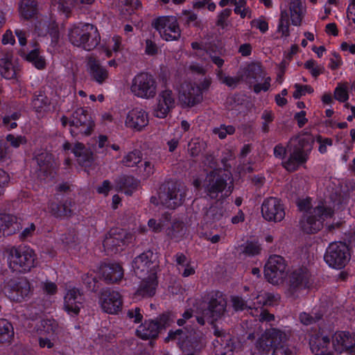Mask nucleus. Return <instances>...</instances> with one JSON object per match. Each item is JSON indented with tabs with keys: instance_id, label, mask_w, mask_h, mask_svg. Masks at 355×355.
<instances>
[{
	"instance_id": "17",
	"label": "nucleus",
	"mask_w": 355,
	"mask_h": 355,
	"mask_svg": "<svg viewBox=\"0 0 355 355\" xmlns=\"http://www.w3.org/2000/svg\"><path fill=\"white\" fill-rule=\"evenodd\" d=\"M185 197L184 190L178 184H168L161 189L159 193L160 203L169 209H174L182 205Z\"/></svg>"
},
{
	"instance_id": "19",
	"label": "nucleus",
	"mask_w": 355,
	"mask_h": 355,
	"mask_svg": "<svg viewBox=\"0 0 355 355\" xmlns=\"http://www.w3.org/2000/svg\"><path fill=\"white\" fill-rule=\"evenodd\" d=\"M149 123L148 113L141 107L130 110L125 115L124 125L127 128L137 132L144 130Z\"/></svg>"
},
{
	"instance_id": "59",
	"label": "nucleus",
	"mask_w": 355,
	"mask_h": 355,
	"mask_svg": "<svg viewBox=\"0 0 355 355\" xmlns=\"http://www.w3.org/2000/svg\"><path fill=\"white\" fill-rule=\"evenodd\" d=\"M158 52V47L155 42L148 39L146 40L145 53L148 55H155Z\"/></svg>"
},
{
	"instance_id": "38",
	"label": "nucleus",
	"mask_w": 355,
	"mask_h": 355,
	"mask_svg": "<svg viewBox=\"0 0 355 355\" xmlns=\"http://www.w3.org/2000/svg\"><path fill=\"white\" fill-rule=\"evenodd\" d=\"M141 3L139 0H121L119 4L120 15L125 20H129L130 16L134 10L139 8Z\"/></svg>"
},
{
	"instance_id": "29",
	"label": "nucleus",
	"mask_w": 355,
	"mask_h": 355,
	"mask_svg": "<svg viewBox=\"0 0 355 355\" xmlns=\"http://www.w3.org/2000/svg\"><path fill=\"white\" fill-rule=\"evenodd\" d=\"M329 343V338L322 334L312 336L309 342L311 349L315 355H334L328 349Z\"/></svg>"
},
{
	"instance_id": "20",
	"label": "nucleus",
	"mask_w": 355,
	"mask_h": 355,
	"mask_svg": "<svg viewBox=\"0 0 355 355\" xmlns=\"http://www.w3.org/2000/svg\"><path fill=\"white\" fill-rule=\"evenodd\" d=\"M84 298L80 290L71 287L64 295L63 309L71 316H77L83 308Z\"/></svg>"
},
{
	"instance_id": "12",
	"label": "nucleus",
	"mask_w": 355,
	"mask_h": 355,
	"mask_svg": "<svg viewBox=\"0 0 355 355\" xmlns=\"http://www.w3.org/2000/svg\"><path fill=\"white\" fill-rule=\"evenodd\" d=\"M264 275L272 284H282L287 277L286 263L284 258L279 255L270 256L265 264Z\"/></svg>"
},
{
	"instance_id": "33",
	"label": "nucleus",
	"mask_w": 355,
	"mask_h": 355,
	"mask_svg": "<svg viewBox=\"0 0 355 355\" xmlns=\"http://www.w3.org/2000/svg\"><path fill=\"white\" fill-rule=\"evenodd\" d=\"M59 327L57 322L54 320H42L37 324L36 331L38 335H44L48 336L58 337Z\"/></svg>"
},
{
	"instance_id": "60",
	"label": "nucleus",
	"mask_w": 355,
	"mask_h": 355,
	"mask_svg": "<svg viewBox=\"0 0 355 355\" xmlns=\"http://www.w3.org/2000/svg\"><path fill=\"white\" fill-rule=\"evenodd\" d=\"M35 232V225L33 223H30L25 227L19 234V238L21 240H26L32 237Z\"/></svg>"
},
{
	"instance_id": "28",
	"label": "nucleus",
	"mask_w": 355,
	"mask_h": 355,
	"mask_svg": "<svg viewBox=\"0 0 355 355\" xmlns=\"http://www.w3.org/2000/svg\"><path fill=\"white\" fill-rule=\"evenodd\" d=\"M101 274L106 282L115 283L122 279L123 270L119 263L105 264L101 267Z\"/></svg>"
},
{
	"instance_id": "39",
	"label": "nucleus",
	"mask_w": 355,
	"mask_h": 355,
	"mask_svg": "<svg viewBox=\"0 0 355 355\" xmlns=\"http://www.w3.org/2000/svg\"><path fill=\"white\" fill-rule=\"evenodd\" d=\"M20 55L29 62H31L37 69H44L46 65L44 58L41 56L37 49H34L28 53L20 52Z\"/></svg>"
},
{
	"instance_id": "54",
	"label": "nucleus",
	"mask_w": 355,
	"mask_h": 355,
	"mask_svg": "<svg viewBox=\"0 0 355 355\" xmlns=\"http://www.w3.org/2000/svg\"><path fill=\"white\" fill-rule=\"evenodd\" d=\"M224 215V211L216 207H211L207 212V218L214 221L220 220Z\"/></svg>"
},
{
	"instance_id": "3",
	"label": "nucleus",
	"mask_w": 355,
	"mask_h": 355,
	"mask_svg": "<svg viewBox=\"0 0 355 355\" xmlns=\"http://www.w3.org/2000/svg\"><path fill=\"white\" fill-rule=\"evenodd\" d=\"M312 137L309 135L292 139L288 149L289 156L283 162L284 167L288 171H295L306 163L312 149Z\"/></svg>"
},
{
	"instance_id": "57",
	"label": "nucleus",
	"mask_w": 355,
	"mask_h": 355,
	"mask_svg": "<svg viewBox=\"0 0 355 355\" xmlns=\"http://www.w3.org/2000/svg\"><path fill=\"white\" fill-rule=\"evenodd\" d=\"M184 334L182 331V330L178 329L175 331H171L168 334V336L166 338V340H178V344L181 346V347H183L185 345V341L182 340V339L184 338Z\"/></svg>"
},
{
	"instance_id": "41",
	"label": "nucleus",
	"mask_w": 355,
	"mask_h": 355,
	"mask_svg": "<svg viewBox=\"0 0 355 355\" xmlns=\"http://www.w3.org/2000/svg\"><path fill=\"white\" fill-rule=\"evenodd\" d=\"M14 336L13 327L8 320H0V343L10 342Z\"/></svg>"
},
{
	"instance_id": "24",
	"label": "nucleus",
	"mask_w": 355,
	"mask_h": 355,
	"mask_svg": "<svg viewBox=\"0 0 355 355\" xmlns=\"http://www.w3.org/2000/svg\"><path fill=\"white\" fill-rule=\"evenodd\" d=\"M214 334L217 336L213 342L214 355H233L234 345L230 336L216 327Z\"/></svg>"
},
{
	"instance_id": "9",
	"label": "nucleus",
	"mask_w": 355,
	"mask_h": 355,
	"mask_svg": "<svg viewBox=\"0 0 355 355\" xmlns=\"http://www.w3.org/2000/svg\"><path fill=\"white\" fill-rule=\"evenodd\" d=\"M290 334L284 331L270 329L259 336L254 345V353L263 354L270 352L271 347L279 346L288 338Z\"/></svg>"
},
{
	"instance_id": "48",
	"label": "nucleus",
	"mask_w": 355,
	"mask_h": 355,
	"mask_svg": "<svg viewBox=\"0 0 355 355\" xmlns=\"http://www.w3.org/2000/svg\"><path fill=\"white\" fill-rule=\"evenodd\" d=\"M216 76L221 83L225 84L230 87H236L239 82V78L225 76L220 69L217 71Z\"/></svg>"
},
{
	"instance_id": "44",
	"label": "nucleus",
	"mask_w": 355,
	"mask_h": 355,
	"mask_svg": "<svg viewBox=\"0 0 355 355\" xmlns=\"http://www.w3.org/2000/svg\"><path fill=\"white\" fill-rule=\"evenodd\" d=\"M141 161V155L139 151L133 150L124 155L121 163L126 167L135 166Z\"/></svg>"
},
{
	"instance_id": "62",
	"label": "nucleus",
	"mask_w": 355,
	"mask_h": 355,
	"mask_svg": "<svg viewBox=\"0 0 355 355\" xmlns=\"http://www.w3.org/2000/svg\"><path fill=\"white\" fill-rule=\"evenodd\" d=\"M318 142L320 144L318 150L322 154L325 153L327 151V146H331L333 144L332 140L329 138L319 137Z\"/></svg>"
},
{
	"instance_id": "49",
	"label": "nucleus",
	"mask_w": 355,
	"mask_h": 355,
	"mask_svg": "<svg viewBox=\"0 0 355 355\" xmlns=\"http://www.w3.org/2000/svg\"><path fill=\"white\" fill-rule=\"evenodd\" d=\"M304 67L308 69L314 77L318 76L324 71V67L317 64L313 60H309L304 63Z\"/></svg>"
},
{
	"instance_id": "52",
	"label": "nucleus",
	"mask_w": 355,
	"mask_h": 355,
	"mask_svg": "<svg viewBox=\"0 0 355 355\" xmlns=\"http://www.w3.org/2000/svg\"><path fill=\"white\" fill-rule=\"evenodd\" d=\"M184 232V225L181 223H175L172 225L171 227L168 228L166 234L171 238H178L180 234Z\"/></svg>"
},
{
	"instance_id": "14",
	"label": "nucleus",
	"mask_w": 355,
	"mask_h": 355,
	"mask_svg": "<svg viewBox=\"0 0 355 355\" xmlns=\"http://www.w3.org/2000/svg\"><path fill=\"white\" fill-rule=\"evenodd\" d=\"M133 239V234L122 229L114 228L104 239L103 246L109 252H118L123 250L125 246L131 243Z\"/></svg>"
},
{
	"instance_id": "15",
	"label": "nucleus",
	"mask_w": 355,
	"mask_h": 355,
	"mask_svg": "<svg viewBox=\"0 0 355 355\" xmlns=\"http://www.w3.org/2000/svg\"><path fill=\"white\" fill-rule=\"evenodd\" d=\"M227 302L220 293H215L209 302L208 309L203 311L202 316H197V320L200 324H204L205 320L212 323L217 320L225 311Z\"/></svg>"
},
{
	"instance_id": "61",
	"label": "nucleus",
	"mask_w": 355,
	"mask_h": 355,
	"mask_svg": "<svg viewBox=\"0 0 355 355\" xmlns=\"http://www.w3.org/2000/svg\"><path fill=\"white\" fill-rule=\"evenodd\" d=\"M270 81L271 78L269 76H267L264 79V82L261 83H257L254 85L253 89L254 92L257 94L261 92V91L266 92L270 87Z\"/></svg>"
},
{
	"instance_id": "21",
	"label": "nucleus",
	"mask_w": 355,
	"mask_h": 355,
	"mask_svg": "<svg viewBox=\"0 0 355 355\" xmlns=\"http://www.w3.org/2000/svg\"><path fill=\"white\" fill-rule=\"evenodd\" d=\"M175 101L170 89L162 91L157 96L156 103L153 110L155 117L164 119L175 107Z\"/></svg>"
},
{
	"instance_id": "2",
	"label": "nucleus",
	"mask_w": 355,
	"mask_h": 355,
	"mask_svg": "<svg viewBox=\"0 0 355 355\" xmlns=\"http://www.w3.org/2000/svg\"><path fill=\"white\" fill-rule=\"evenodd\" d=\"M297 205L299 210L305 214L300 222L301 227L309 234L320 230L323 225V221L333 214V210L327 202H320L313 211L310 198L300 199Z\"/></svg>"
},
{
	"instance_id": "50",
	"label": "nucleus",
	"mask_w": 355,
	"mask_h": 355,
	"mask_svg": "<svg viewBox=\"0 0 355 355\" xmlns=\"http://www.w3.org/2000/svg\"><path fill=\"white\" fill-rule=\"evenodd\" d=\"M294 87L295 89L293 94V96L297 99L306 94H311L313 92V89L309 85H302L300 84H295Z\"/></svg>"
},
{
	"instance_id": "55",
	"label": "nucleus",
	"mask_w": 355,
	"mask_h": 355,
	"mask_svg": "<svg viewBox=\"0 0 355 355\" xmlns=\"http://www.w3.org/2000/svg\"><path fill=\"white\" fill-rule=\"evenodd\" d=\"M18 113H14L11 116H6L3 119V125L8 129H14L17 124L15 121L19 118Z\"/></svg>"
},
{
	"instance_id": "26",
	"label": "nucleus",
	"mask_w": 355,
	"mask_h": 355,
	"mask_svg": "<svg viewBox=\"0 0 355 355\" xmlns=\"http://www.w3.org/2000/svg\"><path fill=\"white\" fill-rule=\"evenodd\" d=\"M21 227L17 216L12 214H0V238L15 234Z\"/></svg>"
},
{
	"instance_id": "63",
	"label": "nucleus",
	"mask_w": 355,
	"mask_h": 355,
	"mask_svg": "<svg viewBox=\"0 0 355 355\" xmlns=\"http://www.w3.org/2000/svg\"><path fill=\"white\" fill-rule=\"evenodd\" d=\"M127 314L128 318L132 320L135 323L140 322L143 318V315L140 312V309L139 308L129 310Z\"/></svg>"
},
{
	"instance_id": "58",
	"label": "nucleus",
	"mask_w": 355,
	"mask_h": 355,
	"mask_svg": "<svg viewBox=\"0 0 355 355\" xmlns=\"http://www.w3.org/2000/svg\"><path fill=\"white\" fill-rule=\"evenodd\" d=\"M155 167L154 164L150 161H146L142 166V169H140V173L144 178H146L150 177L154 173Z\"/></svg>"
},
{
	"instance_id": "13",
	"label": "nucleus",
	"mask_w": 355,
	"mask_h": 355,
	"mask_svg": "<svg viewBox=\"0 0 355 355\" xmlns=\"http://www.w3.org/2000/svg\"><path fill=\"white\" fill-rule=\"evenodd\" d=\"M3 291L10 301L20 303L29 296L31 288L26 279H10L6 282Z\"/></svg>"
},
{
	"instance_id": "4",
	"label": "nucleus",
	"mask_w": 355,
	"mask_h": 355,
	"mask_svg": "<svg viewBox=\"0 0 355 355\" xmlns=\"http://www.w3.org/2000/svg\"><path fill=\"white\" fill-rule=\"evenodd\" d=\"M37 254L28 246H18L6 250L8 268L13 272L26 273L35 267Z\"/></svg>"
},
{
	"instance_id": "35",
	"label": "nucleus",
	"mask_w": 355,
	"mask_h": 355,
	"mask_svg": "<svg viewBox=\"0 0 355 355\" xmlns=\"http://www.w3.org/2000/svg\"><path fill=\"white\" fill-rule=\"evenodd\" d=\"M289 8L292 22H301L304 19L306 10L302 0H291Z\"/></svg>"
},
{
	"instance_id": "53",
	"label": "nucleus",
	"mask_w": 355,
	"mask_h": 355,
	"mask_svg": "<svg viewBox=\"0 0 355 355\" xmlns=\"http://www.w3.org/2000/svg\"><path fill=\"white\" fill-rule=\"evenodd\" d=\"M260 251V245L257 242L247 243L244 248V252L250 256L258 254Z\"/></svg>"
},
{
	"instance_id": "31",
	"label": "nucleus",
	"mask_w": 355,
	"mask_h": 355,
	"mask_svg": "<svg viewBox=\"0 0 355 355\" xmlns=\"http://www.w3.org/2000/svg\"><path fill=\"white\" fill-rule=\"evenodd\" d=\"M19 12L24 20L34 19L37 14V2L36 0H21L19 3Z\"/></svg>"
},
{
	"instance_id": "6",
	"label": "nucleus",
	"mask_w": 355,
	"mask_h": 355,
	"mask_svg": "<svg viewBox=\"0 0 355 355\" xmlns=\"http://www.w3.org/2000/svg\"><path fill=\"white\" fill-rule=\"evenodd\" d=\"M60 120L64 127L69 125L70 133L73 137L89 136L94 127L91 116L82 107L76 109L69 119L64 116Z\"/></svg>"
},
{
	"instance_id": "18",
	"label": "nucleus",
	"mask_w": 355,
	"mask_h": 355,
	"mask_svg": "<svg viewBox=\"0 0 355 355\" xmlns=\"http://www.w3.org/2000/svg\"><path fill=\"white\" fill-rule=\"evenodd\" d=\"M261 214L268 221L279 222L285 217L283 204L278 198L274 197L264 200L261 205Z\"/></svg>"
},
{
	"instance_id": "7",
	"label": "nucleus",
	"mask_w": 355,
	"mask_h": 355,
	"mask_svg": "<svg viewBox=\"0 0 355 355\" xmlns=\"http://www.w3.org/2000/svg\"><path fill=\"white\" fill-rule=\"evenodd\" d=\"M211 82L205 79L200 85L193 81L184 82L179 89L178 99L183 106L193 107L202 101V92L208 89Z\"/></svg>"
},
{
	"instance_id": "10",
	"label": "nucleus",
	"mask_w": 355,
	"mask_h": 355,
	"mask_svg": "<svg viewBox=\"0 0 355 355\" xmlns=\"http://www.w3.org/2000/svg\"><path fill=\"white\" fill-rule=\"evenodd\" d=\"M224 171L216 170L210 172L205 181L207 195L211 199H221L231 193L226 188V180Z\"/></svg>"
},
{
	"instance_id": "27",
	"label": "nucleus",
	"mask_w": 355,
	"mask_h": 355,
	"mask_svg": "<svg viewBox=\"0 0 355 355\" xmlns=\"http://www.w3.org/2000/svg\"><path fill=\"white\" fill-rule=\"evenodd\" d=\"M0 73L6 79H12L16 77V69L12 64L13 55L12 51H4L0 49Z\"/></svg>"
},
{
	"instance_id": "34",
	"label": "nucleus",
	"mask_w": 355,
	"mask_h": 355,
	"mask_svg": "<svg viewBox=\"0 0 355 355\" xmlns=\"http://www.w3.org/2000/svg\"><path fill=\"white\" fill-rule=\"evenodd\" d=\"M52 5L60 16V19L66 20L71 15L72 8L74 6V0H52Z\"/></svg>"
},
{
	"instance_id": "36",
	"label": "nucleus",
	"mask_w": 355,
	"mask_h": 355,
	"mask_svg": "<svg viewBox=\"0 0 355 355\" xmlns=\"http://www.w3.org/2000/svg\"><path fill=\"white\" fill-rule=\"evenodd\" d=\"M32 107L40 116H42L50 110V101L44 93L40 92L33 98Z\"/></svg>"
},
{
	"instance_id": "45",
	"label": "nucleus",
	"mask_w": 355,
	"mask_h": 355,
	"mask_svg": "<svg viewBox=\"0 0 355 355\" xmlns=\"http://www.w3.org/2000/svg\"><path fill=\"white\" fill-rule=\"evenodd\" d=\"M207 146L206 143L200 139H194L189 144V152L193 157L201 154Z\"/></svg>"
},
{
	"instance_id": "11",
	"label": "nucleus",
	"mask_w": 355,
	"mask_h": 355,
	"mask_svg": "<svg viewBox=\"0 0 355 355\" xmlns=\"http://www.w3.org/2000/svg\"><path fill=\"white\" fill-rule=\"evenodd\" d=\"M324 259L326 263L333 268H344L350 260L348 246L342 242L330 243L326 250Z\"/></svg>"
},
{
	"instance_id": "46",
	"label": "nucleus",
	"mask_w": 355,
	"mask_h": 355,
	"mask_svg": "<svg viewBox=\"0 0 355 355\" xmlns=\"http://www.w3.org/2000/svg\"><path fill=\"white\" fill-rule=\"evenodd\" d=\"M347 83H338L334 90V98L340 102H345L349 98Z\"/></svg>"
},
{
	"instance_id": "47",
	"label": "nucleus",
	"mask_w": 355,
	"mask_h": 355,
	"mask_svg": "<svg viewBox=\"0 0 355 355\" xmlns=\"http://www.w3.org/2000/svg\"><path fill=\"white\" fill-rule=\"evenodd\" d=\"M58 337L39 335V346L42 348H53L58 343Z\"/></svg>"
},
{
	"instance_id": "43",
	"label": "nucleus",
	"mask_w": 355,
	"mask_h": 355,
	"mask_svg": "<svg viewBox=\"0 0 355 355\" xmlns=\"http://www.w3.org/2000/svg\"><path fill=\"white\" fill-rule=\"evenodd\" d=\"M36 160L38 165L40 166V170L44 173L53 166V157L48 153H43L37 155Z\"/></svg>"
},
{
	"instance_id": "22",
	"label": "nucleus",
	"mask_w": 355,
	"mask_h": 355,
	"mask_svg": "<svg viewBox=\"0 0 355 355\" xmlns=\"http://www.w3.org/2000/svg\"><path fill=\"white\" fill-rule=\"evenodd\" d=\"M331 345L334 351L339 354L352 355L355 352V339L347 331H336L331 337Z\"/></svg>"
},
{
	"instance_id": "16",
	"label": "nucleus",
	"mask_w": 355,
	"mask_h": 355,
	"mask_svg": "<svg viewBox=\"0 0 355 355\" xmlns=\"http://www.w3.org/2000/svg\"><path fill=\"white\" fill-rule=\"evenodd\" d=\"M173 321L171 314H164L158 321L147 320L140 324L136 330L137 336L143 340L155 338L162 328L170 324Z\"/></svg>"
},
{
	"instance_id": "32",
	"label": "nucleus",
	"mask_w": 355,
	"mask_h": 355,
	"mask_svg": "<svg viewBox=\"0 0 355 355\" xmlns=\"http://www.w3.org/2000/svg\"><path fill=\"white\" fill-rule=\"evenodd\" d=\"M311 275L306 268L295 270L290 276V282L293 286L306 287L309 284Z\"/></svg>"
},
{
	"instance_id": "64",
	"label": "nucleus",
	"mask_w": 355,
	"mask_h": 355,
	"mask_svg": "<svg viewBox=\"0 0 355 355\" xmlns=\"http://www.w3.org/2000/svg\"><path fill=\"white\" fill-rule=\"evenodd\" d=\"M7 141L10 143V145L15 148L19 147L21 144L26 142L24 137L21 136L15 137L12 135H8L6 137Z\"/></svg>"
},
{
	"instance_id": "1",
	"label": "nucleus",
	"mask_w": 355,
	"mask_h": 355,
	"mask_svg": "<svg viewBox=\"0 0 355 355\" xmlns=\"http://www.w3.org/2000/svg\"><path fill=\"white\" fill-rule=\"evenodd\" d=\"M157 256L152 251H146L133 261L134 272L139 278L142 279L139 289L136 295L142 297H150L155 293L157 286L155 262Z\"/></svg>"
},
{
	"instance_id": "37",
	"label": "nucleus",
	"mask_w": 355,
	"mask_h": 355,
	"mask_svg": "<svg viewBox=\"0 0 355 355\" xmlns=\"http://www.w3.org/2000/svg\"><path fill=\"white\" fill-rule=\"evenodd\" d=\"M71 204L68 202L58 203L51 202L49 204V209L50 213L55 218H62L70 216L71 210Z\"/></svg>"
},
{
	"instance_id": "23",
	"label": "nucleus",
	"mask_w": 355,
	"mask_h": 355,
	"mask_svg": "<svg viewBox=\"0 0 355 355\" xmlns=\"http://www.w3.org/2000/svg\"><path fill=\"white\" fill-rule=\"evenodd\" d=\"M99 304L103 311L110 314L117 313L122 307L121 296L115 291H103L101 293Z\"/></svg>"
},
{
	"instance_id": "30",
	"label": "nucleus",
	"mask_w": 355,
	"mask_h": 355,
	"mask_svg": "<svg viewBox=\"0 0 355 355\" xmlns=\"http://www.w3.org/2000/svg\"><path fill=\"white\" fill-rule=\"evenodd\" d=\"M160 36L166 41L180 38L181 31L178 24H153Z\"/></svg>"
},
{
	"instance_id": "8",
	"label": "nucleus",
	"mask_w": 355,
	"mask_h": 355,
	"mask_svg": "<svg viewBox=\"0 0 355 355\" xmlns=\"http://www.w3.org/2000/svg\"><path fill=\"white\" fill-rule=\"evenodd\" d=\"M157 83L155 78L148 73L135 75L130 83V91L137 98L151 99L157 94Z\"/></svg>"
},
{
	"instance_id": "25",
	"label": "nucleus",
	"mask_w": 355,
	"mask_h": 355,
	"mask_svg": "<svg viewBox=\"0 0 355 355\" xmlns=\"http://www.w3.org/2000/svg\"><path fill=\"white\" fill-rule=\"evenodd\" d=\"M62 148L64 151L71 150L76 157L77 162L82 166H87L93 161L92 152L81 143L77 142L72 147L69 142L66 141L63 144Z\"/></svg>"
},
{
	"instance_id": "42",
	"label": "nucleus",
	"mask_w": 355,
	"mask_h": 355,
	"mask_svg": "<svg viewBox=\"0 0 355 355\" xmlns=\"http://www.w3.org/2000/svg\"><path fill=\"white\" fill-rule=\"evenodd\" d=\"M89 67L91 76L98 84H102L107 78L108 73L105 69L92 62Z\"/></svg>"
},
{
	"instance_id": "5",
	"label": "nucleus",
	"mask_w": 355,
	"mask_h": 355,
	"mask_svg": "<svg viewBox=\"0 0 355 355\" xmlns=\"http://www.w3.org/2000/svg\"><path fill=\"white\" fill-rule=\"evenodd\" d=\"M71 44L85 51L94 49L99 43L101 36L93 24H76L69 33Z\"/></svg>"
},
{
	"instance_id": "40",
	"label": "nucleus",
	"mask_w": 355,
	"mask_h": 355,
	"mask_svg": "<svg viewBox=\"0 0 355 355\" xmlns=\"http://www.w3.org/2000/svg\"><path fill=\"white\" fill-rule=\"evenodd\" d=\"M121 46V37L118 35H114L109 38L102 47L106 57L110 58L112 56V53L118 52Z\"/></svg>"
},
{
	"instance_id": "56",
	"label": "nucleus",
	"mask_w": 355,
	"mask_h": 355,
	"mask_svg": "<svg viewBox=\"0 0 355 355\" xmlns=\"http://www.w3.org/2000/svg\"><path fill=\"white\" fill-rule=\"evenodd\" d=\"M41 288L44 293L48 295H54L57 292V285L48 280L41 283Z\"/></svg>"
},
{
	"instance_id": "51",
	"label": "nucleus",
	"mask_w": 355,
	"mask_h": 355,
	"mask_svg": "<svg viewBox=\"0 0 355 355\" xmlns=\"http://www.w3.org/2000/svg\"><path fill=\"white\" fill-rule=\"evenodd\" d=\"M235 132V128L232 125H221L219 128H215L214 132L221 139H225L227 135H232Z\"/></svg>"
}]
</instances>
